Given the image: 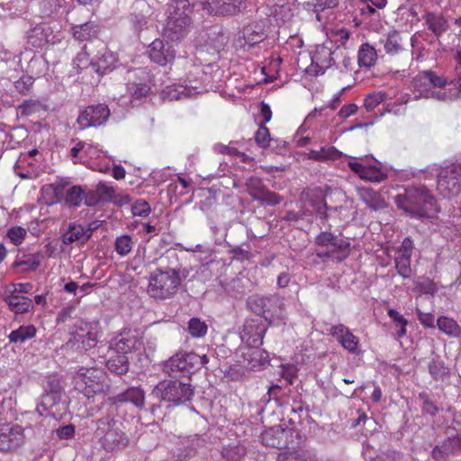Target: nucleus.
<instances>
[{
  "label": "nucleus",
  "mask_w": 461,
  "mask_h": 461,
  "mask_svg": "<svg viewBox=\"0 0 461 461\" xmlns=\"http://www.w3.org/2000/svg\"><path fill=\"white\" fill-rule=\"evenodd\" d=\"M57 397V393H47L42 397V402L37 407L36 411L40 416H42L43 414L41 411V407H42L45 411H49L50 417L46 415L45 418L41 420L40 424H42L43 422L47 421V420H51V418L56 415V411H59V409L58 408L59 402H56Z\"/></svg>",
  "instance_id": "4c0bfd02"
},
{
  "label": "nucleus",
  "mask_w": 461,
  "mask_h": 461,
  "mask_svg": "<svg viewBox=\"0 0 461 461\" xmlns=\"http://www.w3.org/2000/svg\"><path fill=\"white\" fill-rule=\"evenodd\" d=\"M111 115L110 109L105 104L88 105L79 113L77 122L79 129L85 130L91 127L104 125Z\"/></svg>",
  "instance_id": "9b49d317"
},
{
  "label": "nucleus",
  "mask_w": 461,
  "mask_h": 461,
  "mask_svg": "<svg viewBox=\"0 0 461 461\" xmlns=\"http://www.w3.org/2000/svg\"><path fill=\"white\" fill-rule=\"evenodd\" d=\"M33 82L34 78L32 77L24 76L14 83V87L20 94L26 95L30 91Z\"/></svg>",
  "instance_id": "052dcab7"
},
{
  "label": "nucleus",
  "mask_w": 461,
  "mask_h": 461,
  "mask_svg": "<svg viewBox=\"0 0 461 461\" xmlns=\"http://www.w3.org/2000/svg\"><path fill=\"white\" fill-rule=\"evenodd\" d=\"M40 102L37 100H25L22 104L18 106V111L22 116H28L35 112H37L40 108Z\"/></svg>",
  "instance_id": "6e6d98bb"
},
{
  "label": "nucleus",
  "mask_w": 461,
  "mask_h": 461,
  "mask_svg": "<svg viewBox=\"0 0 461 461\" xmlns=\"http://www.w3.org/2000/svg\"><path fill=\"white\" fill-rule=\"evenodd\" d=\"M100 194H98L97 190H86L85 188V197L83 200V203L88 207H94L98 204L100 202Z\"/></svg>",
  "instance_id": "338daca9"
},
{
  "label": "nucleus",
  "mask_w": 461,
  "mask_h": 461,
  "mask_svg": "<svg viewBox=\"0 0 461 461\" xmlns=\"http://www.w3.org/2000/svg\"><path fill=\"white\" fill-rule=\"evenodd\" d=\"M68 185L69 182L67 179L61 178L53 184L44 185L42 187V193L46 204L52 205L59 203L62 196L65 194V187Z\"/></svg>",
  "instance_id": "bb28decb"
},
{
  "label": "nucleus",
  "mask_w": 461,
  "mask_h": 461,
  "mask_svg": "<svg viewBox=\"0 0 461 461\" xmlns=\"http://www.w3.org/2000/svg\"><path fill=\"white\" fill-rule=\"evenodd\" d=\"M446 80L437 76L432 71H423L419 73L411 81L413 92L417 94L416 97H429L433 87H443Z\"/></svg>",
  "instance_id": "4468645a"
},
{
  "label": "nucleus",
  "mask_w": 461,
  "mask_h": 461,
  "mask_svg": "<svg viewBox=\"0 0 461 461\" xmlns=\"http://www.w3.org/2000/svg\"><path fill=\"white\" fill-rule=\"evenodd\" d=\"M194 4L191 0H175L168 10L163 35L172 41L184 39L190 32Z\"/></svg>",
  "instance_id": "7ed1b4c3"
},
{
  "label": "nucleus",
  "mask_w": 461,
  "mask_h": 461,
  "mask_svg": "<svg viewBox=\"0 0 461 461\" xmlns=\"http://www.w3.org/2000/svg\"><path fill=\"white\" fill-rule=\"evenodd\" d=\"M94 436L100 447L107 453L118 452L130 445L131 439L125 431L124 419L120 415V405L112 403L107 412L95 420Z\"/></svg>",
  "instance_id": "f257e3e1"
},
{
  "label": "nucleus",
  "mask_w": 461,
  "mask_h": 461,
  "mask_svg": "<svg viewBox=\"0 0 461 461\" xmlns=\"http://www.w3.org/2000/svg\"><path fill=\"white\" fill-rule=\"evenodd\" d=\"M426 23L428 29L437 36L441 35L448 28L447 20L441 14H428Z\"/></svg>",
  "instance_id": "79ce46f5"
},
{
  "label": "nucleus",
  "mask_w": 461,
  "mask_h": 461,
  "mask_svg": "<svg viewBox=\"0 0 461 461\" xmlns=\"http://www.w3.org/2000/svg\"><path fill=\"white\" fill-rule=\"evenodd\" d=\"M339 5V0H313L312 5V11L316 14L317 19L320 21V13L327 10V9H333L337 7Z\"/></svg>",
  "instance_id": "5fc2aeb1"
},
{
  "label": "nucleus",
  "mask_w": 461,
  "mask_h": 461,
  "mask_svg": "<svg viewBox=\"0 0 461 461\" xmlns=\"http://www.w3.org/2000/svg\"><path fill=\"white\" fill-rule=\"evenodd\" d=\"M26 236V230L23 227L15 226L12 227L7 231V237L10 239L11 242L14 245H20Z\"/></svg>",
  "instance_id": "13d9d810"
},
{
  "label": "nucleus",
  "mask_w": 461,
  "mask_h": 461,
  "mask_svg": "<svg viewBox=\"0 0 461 461\" xmlns=\"http://www.w3.org/2000/svg\"><path fill=\"white\" fill-rule=\"evenodd\" d=\"M387 315L393 321L395 327L397 328V337L398 339L403 338L407 333V325L408 321L396 310L389 309L387 311Z\"/></svg>",
  "instance_id": "a18cd8bd"
},
{
  "label": "nucleus",
  "mask_w": 461,
  "mask_h": 461,
  "mask_svg": "<svg viewBox=\"0 0 461 461\" xmlns=\"http://www.w3.org/2000/svg\"><path fill=\"white\" fill-rule=\"evenodd\" d=\"M397 207L416 217H433L438 212V203L424 185L410 186L394 197Z\"/></svg>",
  "instance_id": "f03ea898"
},
{
  "label": "nucleus",
  "mask_w": 461,
  "mask_h": 461,
  "mask_svg": "<svg viewBox=\"0 0 461 461\" xmlns=\"http://www.w3.org/2000/svg\"><path fill=\"white\" fill-rule=\"evenodd\" d=\"M151 212L150 205L144 200H138L131 207V212L134 216L146 217Z\"/></svg>",
  "instance_id": "bf43d9fd"
},
{
  "label": "nucleus",
  "mask_w": 461,
  "mask_h": 461,
  "mask_svg": "<svg viewBox=\"0 0 461 461\" xmlns=\"http://www.w3.org/2000/svg\"><path fill=\"white\" fill-rule=\"evenodd\" d=\"M401 458L402 454L399 451L388 450L370 457L369 461H400Z\"/></svg>",
  "instance_id": "e2e57ef3"
},
{
  "label": "nucleus",
  "mask_w": 461,
  "mask_h": 461,
  "mask_svg": "<svg viewBox=\"0 0 461 461\" xmlns=\"http://www.w3.org/2000/svg\"><path fill=\"white\" fill-rule=\"evenodd\" d=\"M292 448L293 450L281 454L278 461H317L309 450L302 447Z\"/></svg>",
  "instance_id": "a19ab883"
},
{
  "label": "nucleus",
  "mask_w": 461,
  "mask_h": 461,
  "mask_svg": "<svg viewBox=\"0 0 461 461\" xmlns=\"http://www.w3.org/2000/svg\"><path fill=\"white\" fill-rule=\"evenodd\" d=\"M258 348H240L235 351L236 366L242 370H255L261 366Z\"/></svg>",
  "instance_id": "6ab92c4d"
},
{
  "label": "nucleus",
  "mask_w": 461,
  "mask_h": 461,
  "mask_svg": "<svg viewBox=\"0 0 461 461\" xmlns=\"http://www.w3.org/2000/svg\"><path fill=\"white\" fill-rule=\"evenodd\" d=\"M133 248V241L130 235L123 234L116 238L114 242V250L121 257L127 256Z\"/></svg>",
  "instance_id": "49530a36"
},
{
  "label": "nucleus",
  "mask_w": 461,
  "mask_h": 461,
  "mask_svg": "<svg viewBox=\"0 0 461 461\" xmlns=\"http://www.w3.org/2000/svg\"><path fill=\"white\" fill-rule=\"evenodd\" d=\"M133 79L129 78L128 80L127 92L135 99L146 97L150 92V87L146 82L148 73L139 68L133 71Z\"/></svg>",
  "instance_id": "412c9836"
},
{
  "label": "nucleus",
  "mask_w": 461,
  "mask_h": 461,
  "mask_svg": "<svg viewBox=\"0 0 461 461\" xmlns=\"http://www.w3.org/2000/svg\"><path fill=\"white\" fill-rule=\"evenodd\" d=\"M73 340L78 344V348L89 350L97 345V333L89 323H83L72 334Z\"/></svg>",
  "instance_id": "5701e85b"
},
{
  "label": "nucleus",
  "mask_w": 461,
  "mask_h": 461,
  "mask_svg": "<svg viewBox=\"0 0 461 461\" xmlns=\"http://www.w3.org/2000/svg\"><path fill=\"white\" fill-rule=\"evenodd\" d=\"M149 55L153 62L160 66H166L175 59L176 50L171 44L164 42L160 39H156L149 45Z\"/></svg>",
  "instance_id": "f3484780"
},
{
  "label": "nucleus",
  "mask_w": 461,
  "mask_h": 461,
  "mask_svg": "<svg viewBox=\"0 0 461 461\" xmlns=\"http://www.w3.org/2000/svg\"><path fill=\"white\" fill-rule=\"evenodd\" d=\"M75 426L68 424L56 429L55 432L59 439H70L75 436Z\"/></svg>",
  "instance_id": "69168bd1"
},
{
  "label": "nucleus",
  "mask_w": 461,
  "mask_h": 461,
  "mask_svg": "<svg viewBox=\"0 0 461 461\" xmlns=\"http://www.w3.org/2000/svg\"><path fill=\"white\" fill-rule=\"evenodd\" d=\"M377 60V53L372 45L369 43H363L360 45L357 52V61L360 67L371 68Z\"/></svg>",
  "instance_id": "f704fd0d"
},
{
  "label": "nucleus",
  "mask_w": 461,
  "mask_h": 461,
  "mask_svg": "<svg viewBox=\"0 0 461 461\" xmlns=\"http://www.w3.org/2000/svg\"><path fill=\"white\" fill-rule=\"evenodd\" d=\"M437 188L444 197L461 194V164L452 163L442 167L438 175Z\"/></svg>",
  "instance_id": "6e6552de"
},
{
  "label": "nucleus",
  "mask_w": 461,
  "mask_h": 461,
  "mask_svg": "<svg viewBox=\"0 0 461 461\" xmlns=\"http://www.w3.org/2000/svg\"><path fill=\"white\" fill-rule=\"evenodd\" d=\"M92 235V230L85 228L80 224L70 223L68 230L63 233L61 239L64 244H70L76 241L86 242Z\"/></svg>",
  "instance_id": "c85d7f7f"
},
{
  "label": "nucleus",
  "mask_w": 461,
  "mask_h": 461,
  "mask_svg": "<svg viewBox=\"0 0 461 461\" xmlns=\"http://www.w3.org/2000/svg\"><path fill=\"white\" fill-rule=\"evenodd\" d=\"M386 98V94L382 91L368 94L364 100V107L367 112H373Z\"/></svg>",
  "instance_id": "603ef678"
},
{
  "label": "nucleus",
  "mask_w": 461,
  "mask_h": 461,
  "mask_svg": "<svg viewBox=\"0 0 461 461\" xmlns=\"http://www.w3.org/2000/svg\"><path fill=\"white\" fill-rule=\"evenodd\" d=\"M201 6L208 14L221 15L229 12L230 5L221 4L220 1H213L212 3L203 1L201 3Z\"/></svg>",
  "instance_id": "8fccbe9b"
},
{
  "label": "nucleus",
  "mask_w": 461,
  "mask_h": 461,
  "mask_svg": "<svg viewBox=\"0 0 461 461\" xmlns=\"http://www.w3.org/2000/svg\"><path fill=\"white\" fill-rule=\"evenodd\" d=\"M267 327L259 319L246 320L240 331V339L249 348H258L263 343Z\"/></svg>",
  "instance_id": "dca6fc26"
},
{
  "label": "nucleus",
  "mask_w": 461,
  "mask_h": 461,
  "mask_svg": "<svg viewBox=\"0 0 461 461\" xmlns=\"http://www.w3.org/2000/svg\"><path fill=\"white\" fill-rule=\"evenodd\" d=\"M37 329L33 325L20 326L17 330H13L8 339L10 343H24L36 336Z\"/></svg>",
  "instance_id": "e433bc0d"
},
{
  "label": "nucleus",
  "mask_w": 461,
  "mask_h": 461,
  "mask_svg": "<svg viewBox=\"0 0 461 461\" xmlns=\"http://www.w3.org/2000/svg\"><path fill=\"white\" fill-rule=\"evenodd\" d=\"M246 185L248 193L253 199L264 204L275 206L282 202V197L276 193L269 191L259 177H249Z\"/></svg>",
  "instance_id": "2eb2a0df"
},
{
  "label": "nucleus",
  "mask_w": 461,
  "mask_h": 461,
  "mask_svg": "<svg viewBox=\"0 0 461 461\" xmlns=\"http://www.w3.org/2000/svg\"><path fill=\"white\" fill-rule=\"evenodd\" d=\"M315 242L319 246L330 247V249L325 252H318L317 256L320 258H330L331 253L335 251H345L348 249L349 243L342 240H338L337 237L329 231L321 232L315 239Z\"/></svg>",
  "instance_id": "aec40b11"
},
{
  "label": "nucleus",
  "mask_w": 461,
  "mask_h": 461,
  "mask_svg": "<svg viewBox=\"0 0 461 461\" xmlns=\"http://www.w3.org/2000/svg\"><path fill=\"white\" fill-rule=\"evenodd\" d=\"M249 309L258 316L264 317L269 323L279 322L285 318V304L277 295H251L247 301Z\"/></svg>",
  "instance_id": "20e7f679"
},
{
  "label": "nucleus",
  "mask_w": 461,
  "mask_h": 461,
  "mask_svg": "<svg viewBox=\"0 0 461 461\" xmlns=\"http://www.w3.org/2000/svg\"><path fill=\"white\" fill-rule=\"evenodd\" d=\"M437 327L449 338H459L461 335V327L453 318L439 316L437 320Z\"/></svg>",
  "instance_id": "72a5a7b5"
},
{
  "label": "nucleus",
  "mask_w": 461,
  "mask_h": 461,
  "mask_svg": "<svg viewBox=\"0 0 461 461\" xmlns=\"http://www.w3.org/2000/svg\"><path fill=\"white\" fill-rule=\"evenodd\" d=\"M330 334L334 337L347 350L356 353L359 339L345 325L337 324L330 329Z\"/></svg>",
  "instance_id": "4be33fe9"
},
{
  "label": "nucleus",
  "mask_w": 461,
  "mask_h": 461,
  "mask_svg": "<svg viewBox=\"0 0 461 461\" xmlns=\"http://www.w3.org/2000/svg\"><path fill=\"white\" fill-rule=\"evenodd\" d=\"M5 303L14 314H23L32 311L34 306L32 300L29 297L14 294V293H5L4 297Z\"/></svg>",
  "instance_id": "a878e982"
},
{
  "label": "nucleus",
  "mask_w": 461,
  "mask_h": 461,
  "mask_svg": "<svg viewBox=\"0 0 461 461\" xmlns=\"http://www.w3.org/2000/svg\"><path fill=\"white\" fill-rule=\"evenodd\" d=\"M431 456L437 461H447L450 456H453L451 449L447 446H445V440L441 445L436 446L432 451Z\"/></svg>",
  "instance_id": "4d7b16f0"
},
{
  "label": "nucleus",
  "mask_w": 461,
  "mask_h": 461,
  "mask_svg": "<svg viewBox=\"0 0 461 461\" xmlns=\"http://www.w3.org/2000/svg\"><path fill=\"white\" fill-rule=\"evenodd\" d=\"M164 93L170 101L187 98L192 95V90L186 86L182 85H173L167 86Z\"/></svg>",
  "instance_id": "c03bdc74"
},
{
  "label": "nucleus",
  "mask_w": 461,
  "mask_h": 461,
  "mask_svg": "<svg viewBox=\"0 0 461 461\" xmlns=\"http://www.w3.org/2000/svg\"><path fill=\"white\" fill-rule=\"evenodd\" d=\"M240 37L243 38L245 44L249 47L261 42L265 39V33L263 30L256 24H249L240 32Z\"/></svg>",
  "instance_id": "c9c22d12"
},
{
  "label": "nucleus",
  "mask_w": 461,
  "mask_h": 461,
  "mask_svg": "<svg viewBox=\"0 0 461 461\" xmlns=\"http://www.w3.org/2000/svg\"><path fill=\"white\" fill-rule=\"evenodd\" d=\"M412 251L413 241L410 238H405L395 249L394 267L398 275L404 279L411 277L413 274L411 267Z\"/></svg>",
  "instance_id": "ddd939ff"
},
{
  "label": "nucleus",
  "mask_w": 461,
  "mask_h": 461,
  "mask_svg": "<svg viewBox=\"0 0 461 461\" xmlns=\"http://www.w3.org/2000/svg\"><path fill=\"white\" fill-rule=\"evenodd\" d=\"M188 380H163L152 390V395L174 404L185 403L191 400L194 389Z\"/></svg>",
  "instance_id": "39448f33"
},
{
  "label": "nucleus",
  "mask_w": 461,
  "mask_h": 461,
  "mask_svg": "<svg viewBox=\"0 0 461 461\" xmlns=\"http://www.w3.org/2000/svg\"><path fill=\"white\" fill-rule=\"evenodd\" d=\"M180 282L179 273L176 270L158 269L149 278L148 292L154 298L165 299L177 291Z\"/></svg>",
  "instance_id": "0eeeda50"
},
{
  "label": "nucleus",
  "mask_w": 461,
  "mask_h": 461,
  "mask_svg": "<svg viewBox=\"0 0 461 461\" xmlns=\"http://www.w3.org/2000/svg\"><path fill=\"white\" fill-rule=\"evenodd\" d=\"M25 442L23 429L19 425H0V451L14 452Z\"/></svg>",
  "instance_id": "f8f14e48"
},
{
  "label": "nucleus",
  "mask_w": 461,
  "mask_h": 461,
  "mask_svg": "<svg viewBox=\"0 0 461 461\" xmlns=\"http://www.w3.org/2000/svg\"><path fill=\"white\" fill-rule=\"evenodd\" d=\"M85 197V187L81 185H72L65 192L62 196L64 203L68 208H78L83 204Z\"/></svg>",
  "instance_id": "473e14b6"
},
{
  "label": "nucleus",
  "mask_w": 461,
  "mask_h": 461,
  "mask_svg": "<svg viewBox=\"0 0 461 461\" xmlns=\"http://www.w3.org/2000/svg\"><path fill=\"white\" fill-rule=\"evenodd\" d=\"M298 432L290 428L275 426L266 429L260 435L261 443L278 449L294 447L293 438Z\"/></svg>",
  "instance_id": "1a4fd4ad"
},
{
  "label": "nucleus",
  "mask_w": 461,
  "mask_h": 461,
  "mask_svg": "<svg viewBox=\"0 0 461 461\" xmlns=\"http://www.w3.org/2000/svg\"><path fill=\"white\" fill-rule=\"evenodd\" d=\"M387 178V174L384 173L381 168L366 165L365 173L362 176V180L373 182V183H381Z\"/></svg>",
  "instance_id": "09e8293b"
},
{
  "label": "nucleus",
  "mask_w": 461,
  "mask_h": 461,
  "mask_svg": "<svg viewBox=\"0 0 461 461\" xmlns=\"http://www.w3.org/2000/svg\"><path fill=\"white\" fill-rule=\"evenodd\" d=\"M163 372L172 378L183 377L189 380L191 371L185 353H176L167 360L163 365Z\"/></svg>",
  "instance_id": "a211bd4d"
},
{
  "label": "nucleus",
  "mask_w": 461,
  "mask_h": 461,
  "mask_svg": "<svg viewBox=\"0 0 461 461\" xmlns=\"http://www.w3.org/2000/svg\"><path fill=\"white\" fill-rule=\"evenodd\" d=\"M42 258V255L40 253L24 255L22 259L16 260L13 264V267H21L23 272L33 271L40 267Z\"/></svg>",
  "instance_id": "58836bf2"
},
{
  "label": "nucleus",
  "mask_w": 461,
  "mask_h": 461,
  "mask_svg": "<svg viewBox=\"0 0 461 461\" xmlns=\"http://www.w3.org/2000/svg\"><path fill=\"white\" fill-rule=\"evenodd\" d=\"M106 366L109 371L122 375L126 374L129 370V359L125 355L117 353V355L108 359Z\"/></svg>",
  "instance_id": "ea45409f"
},
{
  "label": "nucleus",
  "mask_w": 461,
  "mask_h": 461,
  "mask_svg": "<svg viewBox=\"0 0 461 461\" xmlns=\"http://www.w3.org/2000/svg\"><path fill=\"white\" fill-rule=\"evenodd\" d=\"M254 139L256 143L262 149H266L270 145V131L266 124H259L257 131L255 132Z\"/></svg>",
  "instance_id": "864d4df0"
},
{
  "label": "nucleus",
  "mask_w": 461,
  "mask_h": 461,
  "mask_svg": "<svg viewBox=\"0 0 461 461\" xmlns=\"http://www.w3.org/2000/svg\"><path fill=\"white\" fill-rule=\"evenodd\" d=\"M339 48L332 50L327 44L318 45L312 56V63L306 68L309 76L318 77L335 64Z\"/></svg>",
  "instance_id": "9d476101"
},
{
  "label": "nucleus",
  "mask_w": 461,
  "mask_h": 461,
  "mask_svg": "<svg viewBox=\"0 0 461 461\" xmlns=\"http://www.w3.org/2000/svg\"><path fill=\"white\" fill-rule=\"evenodd\" d=\"M429 373L436 381L444 380L448 375V368L439 359H432L429 365Z\"/></svg>",
  "instance_id": "de8ad7c7"
},
{
  "label": "nucleus",
  "mask_w": 461,
  "mask_h": 461,
  "mask_svg": "<svg viewBox=\"0 0 461 461\" xmlns=\"http://www.w3.org/2000/svg\"><path fill=\"white\" fill-rule=\"evenodd\" d=\"M409 38L407 34H402L398 31L389 32L384 44L386 54L390 56L400 55L406 51Z\"/></svg>",
  "instance_id": "393cba45"
},
{
  "label": "nucleus",
  "mask_w": 461,
  "mask_h": 461,
  "mask_svg": "<svg viewBox=\"0 0 461 461\" xmlns=\"http://www.w3.org/2000/svg\"><path fill=\"white\" fill-rule=\"evenodd\" d=\"M272 119V110L270 105L264 101L260 104V111L258 115L259 124H267Z\"/></svg>",
  "instance_id": "774afa93"
},
{
  "label": "nucleus",
  "mask_w": 461,
  "mask_h": 461,
  "mask_svg": "<svg viewBox=\"0 0 461 461\" xmlns=\"http://www.w3.org/2000/svg\"><path fill=\"white\" fill-rule=\"evenodd\" d=\"M121 402H131L137 407L144 405L145 396L144 392L139 387H131L118 395Z\"/></svg>",
  "instance_id": "37998d69"
},
{
  "label": "nucleus",
  "mask_w": 461,
  "mask_h": 461,
  "mask_svg": "<svg viewBox=\"0 0 461 461\" xmlns=\"http://www.w3.org/2000/svg\"><path fill=\"white\" fill-rule=\"evenodd\" d=\"M207 325L199 318H191L188 321V332L193 338H202L207 333Z\"/></svg>",
  "instance_id": "3c124183"
},
{
  "label": "nucleus",
  "mask_w": 461,
  "mask_h": 461,
  "mask_svg": "<svg viewBox=\"0 0 461 461\" xmlns=\"http://www.w3.org/2000/svg\"><path fill=\"white\" fill-rule=\"evenodd\" d=\"M142 346L141 339L137 331H124L121 333L114 343V349L117 353L126 356L127 353L138 349Z\"/></svg>",
  "instance_id": "b1692460"
},
{
  "label": "nucleus",
  "mask_w": 461,
  "mask_h": 461,
  "mask_svg": "<svg viewBox=\"0 0 461 461\" xmlns=\"http://www.w3.org/2000/svg\"><path fill=\"white\" fill-rule=\"evenodd\" d=\"M130 20L136 32L148 28V17L142 14H131Z\"/></svg>",
  "instance_id": "680f3d73"
},
{
  "label": "nucleus",
  "mask_w": 461,
  "mask_h": 461,
  "mask_svg": "<svg viewBox=\"0 0 461 461\" xmlns=\"http://www.w3.org/2000/svg\"><path fill=\"white\" fill-rule=\"evenodd\" d=\"M357 193L359 199L374 211L383 209L386 205L381 194L370 187H358Z\"/></svg>",
  "instance_id": "cd10ccee"
},
{
  "label": "nucleus",
  "mask_w": 461,
  "mask_h": 461,
  "mask_svg": "<svg viewBox=\"0 0 461 461\" xmlns=\"http://www.w3.org/2000/svg\"><path fill=\"white\" fill-rule=\"evenodd\" d=\"M105 373L99 368L79 367L73 375L75 390L90 399L102 393L104 387Z\"/></svg>",
  "instance_id": "423d86ee"
},
{
  "label": "nucleus",
  "mask_w": 461,
  "mask_h": 461,
  "mask_svg": "<svg viewBox=\"0 0 461 461\" xmlns=\"http://www.w3.org/2000/svg\"><path fill=\"white\" fill-rule=\"evenodd\" d=\"M342 157L344 154L334 146H324L318 150L311 149L307 156L308 158L314 161L338 160Z\"/></svg>",
  "instance_id": "c756f323"
},
{
  "label": "nucleus",
  "mask_w": 461,
  "mask_h": 461,
  "mask_svg": "<svg viewBox=\"0 0 461 461\" xmlns=\"http://www.w3.org/2000/svg\"><path fill=\"white\" fill-rule=\"evenodd\" d=\"M258 0H232V14L237 11L238 13L244 12L248 9L251 11L255 8Z\"/></svg>",
  "instance_id": "0e129e2a"
},
{
  "label": "nucleus",
  "mask_w": 461,
  "mask_h": 461,
  "mask_svg": "<svg viewBox=\"0 0 461 461\" xmlns=\"http://www.w3.org/2000/svg\"><path fill=\"white\" fill-rule=\"evenodd\" d=\"M73 37L78 41H91L97 37L98 26L94 22H86L71 28Z\"/></svg>",
  "instance_id": "7c9ffc66"
},
{
  "label": "nucleus",
  "mask_w": 461,
  "mask_h": 461,
  "mask_svg": "<svg viewBox=\"0 0 461 461\" xmlns=\"http://www.w3.org/2000/svg\"><path fill=\"white\" fill-rule=\"evenodd\" d=\"M30 42L41 48L53 40L51 28L47 24L37 25L29 35Z\"/></svg>",
  "instance_id": "2f4dec72"
}]
</instances>
